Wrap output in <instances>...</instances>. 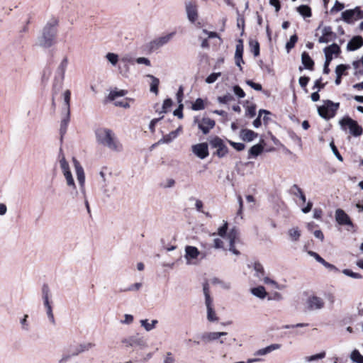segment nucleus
Wrapping results in <instances>:
<instances>
[{
    "instance_id": "nucleus-60",
    "label": "nucleus",
    "mask_w": 363,
    "mask_h": 363,
    "mask_svg": "<svg viewBox=\"0 0 363 363\" xmlns=\"http://www.w3.org/2000/svg\"><path fill=\"white\" fill-rule=\"evenodd\" d=\"M183 108H184V105L182 103H180V104H179L178 108L174 111V113H173L174 115L175 116H177L180 119L183 118V117H184Z\"/></svg>"
},
{
    "instance_id": "nucleus-57",
    "label": "nucleus",
    "mask_w": 363,
    "mask_h": 363,
    "mask_svg": "<svg viewBox=\"0 0 363 363\" xmlns=\"http://www.w3.org/2000/svg\"><path fill=\"white\" fill-rule=\"evenodd\" d=\"M354 11V20H359L363 18V11L361 10L360 7L356 6L353 9Z\"/></svg>"
},
{
    "instance_id": "nucleus-44",
    "label": "nucleus",
    "mask_w": 363,
    "mask_h": 363,
    "mask_svg": "<svg viewBox=\"0 0 363 363\" xmlns=\"http://www.w3.org/2000/svg\"><path fill=\"white\" fill-rule=\"evenodd\" d=\"M43 300H50V290L48 284H43L41 289Z\"/></svg>"
},
{
    "instance_id": "nucleus-1",
    "label": "nucleus",
    "mask_w": 363,
    "mask_h": 363,
    "mask_svg": "<svg viewBox=\"0 0 363 363\" xmlns=\"http://www.w3.org/2000/svg\"><path fill=\"white\" fill-rule=\"evenodd\" d=\"M58 25L59 20L56 17H52L48 21L37 38L38 46L43 48H50L55 43Z\"/></svg>"
},
{
    "instance_id": "nucleus-3",
    "label": "nucleus",
    "mask_w": 363,
    "mask_h": 363,
    "mask_svg": "<svg viewBox=\"0 0 363 363\" xmlns=\"http://www.w3.org/2000/svg\"><path fill=\"white\" fill-rule=\"evenodd\" d=\"M339 125L342 131L346 132L348 129L350 134L354 137H359L363 134L362 127L358 124L357 121L348 116H345L341 118L339 121Z\"/></svg>"
},
{
    "instance_id": "nucleus-16",
    "label": "nucleus",
    "mask_w": 363,
    "mask_h": 363,
    "mask_svg": "<svg viewBox=\"0 0 363 363\" xmlns=\"http://www.w3.org/2000/svg\"><path fill=\"white\" fill-rule=\"evenodd\" d=\"M336 34L332 30L330 26H325L322 30V35L318 39L319 43H328L331 40H335Z\"/></svg>"
},
{
    "instance_id": "nucleus-13",
    "label": "nucleus",
    "mask_w": 363,
    "mask_h": 363,
    "mask_svg": "<svg viewBox=\"0 0 363 363\" xmlns=\"http://www.w3.org/2000/svg\"><path fill=\"white\" fill-rule=\"evenodd\" d=\"M193 153L199 158L203 160L209 155L207 143H201L191 146Z\"/></svg>"
},
{
    "instance_id": "nucleus-63",
    "label": "nucleus",
    "mask_w": 363,
    "mask_h": 363,
    "mask_svg": "<svg viewBox=\"0 0 363 363\" xmlns=\"http://www.w3.org/2000/svg\"><path fill=\"white\" fill-rule=\"evenodd\" d=\"M227 230H228V223L225 222L224 224L218 228V234L220 237L224 238L226 236Z\"/></svg>"
},
{
    "instance_id": "nucleus-23",
    "label": "nucleus",
    "mask_w": 363,
    "mask_h": 363,
    "mask_svg": "<svg viewBox=\"0 0 363 363\" xmlns=\"http://www.w3.org/2000/svg\"><path fill=\"white\" fill-rule=\"evenodd\" d=\"M264 150V146L259 143L253 145L248 151V158L257 157Z\"/></svg>"
},
{
    "instance_id": "nucleus-64",
    "label": "nucleus",
    "mask_w": 363,
    "mask_h": 363,
    "mask_svg": "<svg viewBox=\"0 0 363 363\" xmlns=\"http://www.w3.org/2000/svg\"><path fill=\"white\" fill-rule=\"evenodd\" d=\"M162 363H175V359L172 352H168L166 354Z\"/></svg>"
},
{
    "instance_id": "nucleus-5",
    "label": "nucleus",
    "mask_w": 363,
    "mask_h": 363,
    "mask_svg": "<svg viewBox=\"0 0 363 363\" xmlns=\"http://www.w3.org/2000/svg\"><path fill=\"white\" fill-rule=\"evenodd\" d=\"M339 107L340 103H335L331 100H325L323 101L322 106L318 107V113L321 118L329 120L335 116Z\"/></svg>"
},
{
    "instance_id": "nucleus-15",
    "label": "nucleus",
    "mask_w": 363,
    "mask_h": 363,
    "mask_svg": "<svg viewBox=\"0 0 363 363\" xmlns=\"http://www.w3.org/2000/svg\"><path fill=\"white\" fill-rule=\"evenodd\" d=\"M307 307L310 311L320 310L325 306L323 298L317 296H311L307 299Z\"/></svg>"
},
{
    "instance_id": "nucleus-36",
    "label": "nucleus",
    "mask_w": 363,
    "mask_h": 363,
    "mask_svg": "<svg viewBox=\"0 0 363 363\" xmlns=\"http://www.w3.org/2000/svg\"><path fill=\"white\" fill-rule=\"evenodd\" d=\"M206 309H207V320L209 322L218 321V317L217 316V315L216 313L213 306L206 308Z\"/></svg>"
},
{
    "instance_id": "nucleus-24",
    "label": "nucleus",
    "mask_w": 363,
    "mask_h": 363,
    "mask_svg": "<svg viewBox=\"0 0 363 363\" xmlns=\"http://www.w3.org/2000/svg\"><path fill=\"white\" fill-rule=\"evenodd\" d=\"M68 65V60L67 57H65L62 62H60L59 67L57 69V75L60 78V81L62 82L65 77V73Z\"/></svg>"
},
{
    "instance_id": "nucleus-46",
    "label": "nucleus",
    "mask_w": 363,
    "mask_h": 363,
    "mask_svg": "<svg viewBox=\"0 0 363 363\" xmlns=\"http://www.w3.org/2000/svg\"><path fill=\"white\" fill-rule=\"evenodd\" d=\"M342 273L345 275L348 276L350 277H352L353 279H362V276L360 274L357 273V272H354L351 269H343L342 270Z\"/></svg>"
},
{
    "instance_id": "nucleus-29",
    "label": "nucleus",
    "mask_w": 363,
    "mask_h": 363,
    "mask_svg": "<svg viewBox=\"0 0 363 363\" xmlns=\"http://www.w3.org/2000/svg\"><path fill=\"white\" fill-rule=\"evenodd\" d=\"M251 293L259 298H264L267 296L265 288L262 286H259L251 289Z\"/></svg>"
},
{
    "instance_id": "nucleus-6",
    "label": "nucleus",
    "mask_w": 363,
    "mask_h": 363,
    "mask_svg": "<svg viewBox=\"0 0 363 363\" xmlns=\"http://www.w3.org/2000/svg\"><path fill=\"white\" fill-rule=\"evenodd\" d=\"M73 163L74 165L75 171H76V175L77 181L79 184L80 190L82 194L84 195V197L86 198V191H85V174L84 172V169L80 164L79 162L76 160L75 158H73ZM84 203L87 210V212L90 213V207L89 202L86 199L84 200Z\"/></svg>"
},
{
    "instance_id": "nucleus-47",
    "label": "nucleus",
    "mask_w": 363,
    "mask_h": 363,
    "mask_svg": "<svg viewBox=\"0 0 363 363\" xmlns=\"http://www.w3.org/2000/svg\"><path fill=\"white\" fill-rule=\"evenodd\" d=\"M289 235L291 239L294 241H296L299 239L301 236L300 231L297 228H291L289 230Z\"/></svg>"
},
{
    "instance_id": "nucleus-50",
    "label": "nucleus",
    "mask_w": 363,
    "mask_h": 363,
    "mask_svg": "<svg viewBox=\"0 0 363 363\" xmlns=\"http://www.w3.org/2000/svg\"><path fill=\"white\" fill-rule=\"evenodd\" d=\"M77 346H78V349L79 350V352H81L82 353V352H84L88 351L90 349H91L94 346V344H93L91 342H84V343L79 344Z\"/></svg>"
},
{
    "instance_id": "nucleus-45",
    "label": "nucleus",
    "mask_w": 363,
    "mask_h": 363,
    "mask_svg": "<svg viewBox=\"0 0 363 363\" xmlns=\"http://www.w3.org/2000/svg\"><path fill=\"white\" fill-rule=\"evenodd\" d=\"M325 352H321L318 354H313V355H311V356H308V357H305V360L306 362H313V361H316V360H318V359H323L325 357Z\"/></svg>"
},
{
    "instance_id": "nucleus-39",
    "label": "nucleus",
    "mask_w": 363,
    "mask_h": 363,
    "mask_svg": "<svg viewBox=\"0 0 363 363\" xmlns=\"http://www.w3.org/2000/svg\"><path fill=\"white\" fill-rule=\"evenodd\" d=\"M106 58L113 66H116L118 62L120 61L118 55L113 52H108Z\"/></svg>"
},
{
    "instance_id": "nucleus-33",
    "label": "nucleus",
    "mask_w": 363,
    "mask_h": 363,
    "mask_svg": "<svg viewBox=\"0 0 363 363\" xmlns=\"http://www.w3.org/2000/svg\"><path fill=\"white\" fill-rule=\"evenodd\" d=\"M147 77H149L151 79L152 82L150 84V91L152 93H155V94H158V86L160 84V80L156 77L152 75V74H147Z\"/></svg>"
},
{
    "instance_id": "nucleus-59",
    "label": "nucleus",
    "mask_w": 363,
    "mask_h": 363,
    "mask_svg": "<svg viewBox=\"0 0 363 363\" xmlns=\"http://www.w3.org/2000/svg\"><path fill=\"white\" fill-rule=\"evenodd\" d=\"M237 26L239 28H241V35L244 33V28H245V19L244 17L238 14V17L237 19Z\"/></svg>"
},
{
    "instance_id": "nucleus-28",
    "label": "nucleus",
    "mask_w": 363,
    "mask_h": 363,
    "mask_svg": "<svg viewBox=\"0 0 363 363\" xmlns=\"http://www.w3.org/2000/svg\"><path fill=\"white\" fill-rule=\"evenodd\" d=\"M290 192L294 196L299 197L303 203L306 201L305 194H303L302 189L298 185L294 184L290 189Z\"/></svg>"
},
{
    "instance_id": "nucleus-40",
    "label": "nucleus",
    "mask_w": 363,
    "mask_h": 363,
    "mask_svg": "<svg viewBox=\"0 0 363 363\" xmlns=\"http://www.w3.org/2000/svg\"><path fill=\"white\" fill-rule=\"evenodd\" d=\"M191 108L194 111H201L205 108L204 101L202 99L198 98L196 99L194 103L191 106Z\"/></svg>"
},
{
    "instance_id": "nucleus-18",
    "label": "nucleus",
    "mask_w": 363,
    "mask_h": 363,
    "mask_svg": "<svg viewBox=\"0 0 363 363\" xmlns=\"http://www.w3.org/2000/svg\"><path fill=\"white\" fill-rule=\"evenodd\" d=\"M243 51H244L243 40L242 39H239V40H238L237 45H236V49H235V65L240 67V70L242 69V68L241 67V63H244V60L242 59Z\"/></svg>"
},
{
    "instance_id": "nucleus-27",
    "label": "nucleus",
    "mask_w": 363,
    "mask_h": 363,
    "mask_svg": "<svg viewBox=\"0 0 363 363\" xmlns=\"http://www.w3.org/2000/svg\"><path fill=\"white\" fill-rule=\"evenodd\" d=\"M296 11L303 18H309L312 16L311 9L308 5H301L296 8Z\"/></svg>"
},
{
    "instance_id": "nucleus-58",
    "label": "nucleus",
    "mask_w": 363,
    "mask_h": 363,
    "mask_svg": "<svg viewBox=\"0 0 363 363\" xmlns=\"http://www.w3.org/2000/svg\"><path fill=\"white\" fill-rule=\"evenodd\" d=\"M246 116H248L250 118H253L256 115V106L252 105L247 108L246 112H245Z\"/></svg>"
},
{
    "instance_id": "nucleus-41",
    "label": "nucleus",
    "mask_w": 363,
    "mask_h": 363,
    "mask_svg": "<svg viewBox=\"0 0 363 363\" xmlns=\"http://www.w3.org/2000/svg\"><path fill=\"white\" fill-rule=\"evenodd\" d=\"M297 41H298V36L296 34L292 35L290 37L289 40L286 44V50L287 52H289L290 50L293 48H294Z\"/></svg>"
},
{
    "instance_id": "nucleus-48",
    "label": "nucleus",
    "mask_w": 363,
    "mask_h": 363,
    "mask_svg": "<svg viewBox=\"0 0 363 363\" xmlns=\"http://www.w3.org/2000/svg\"><path fill=\"white\" fill-rule=\"evenodd\" d=\"M239 231L236 228H232L228 234L229 241H235L238 239Z\"/></svg>"
},
{
    "instance_id": "nucleus-25",
    "label": "nucleus",
    "mask_w": 363,
    "mask_h": 363,
    "mask_svg": "<svg viewBox=\"0 0 363 363\" xmlns=\"http://www.w3.org/2000/svg\"><path fill=\"white\" fill-rule=\"evenodd\" d=\"M58 158H59L60 166L62 171V173H65L66 172H69L70 169H69V164L65 159V157L62 152V149L60 150Z\"/></svg>"
},
{
    "instance_id": "nucleus-22",
    "label": "nucleus",
    "mask_w": 363,
    "mask_h": 363,
    "mask_svg": "<svg viewBox=\"0 0 363 363\" xmlns=\"http://www.w3.org/2000/svg\"><path fill=\"white\" fill-rule=\"evenodd\" d=\"M257 136V133L250 129H242L240 133V138L245 142H251Z\"/></svg>"
},
{
    "instance_id": "nucleus-32",
    "label": "nucleus",
    "mask_w": 363,
    "mask_h": 363,
    "mask_svg": "<svg viewBox=\"0 0 363 363\" xmlns=\"http://www.w3.org/2000/svg\"><path fill=\"white\" fill-rule=\"evenodd\" d=\"M249 46L250 51L253 53L255 57H257L259 55L260 48L259 43L257 40L250 39L249 40Z\"/></svg>"
},
{
    "instance_id": "nucleus-42",
    "label": "nucleus",
    "mask_w": 363,
    "mask_h": 363,
    "mask_svg": "<svg viewBox=\"0 0 363 363\" xmlns=\"http://www.w3.org/2000/svg\"><path fill=\"white\" fill-rule=\"evenodd\" d=\"M177 138L176 131H172L170 133L163 136L162 139L159 140V143H169L172 142L174 138Z\"/></svg>"
},
{
    "instance_id": "nucleus-55",
    "label": "nucleus",
    "mask_w": 363,
    "mask_h": 363,
    "mask_svg": "<svg viewBox=\"0 0 363 363\" xmlns=\"http://www.w3.org/2000/svg\"><path fill=\"white\" fill-rule=\"evenodd\" d=\"M160 186L164 189L172 188L175 185V180L172 178L167 179L165 182H162Z\"/></svg>"
},
{
    "instance_id": "nucleus-12",
    "label": "nucleus",
    "mask_w": 363,
    "mask_h": 363,
    "mask_svg": "<svg viewBox=\"0 0 363 363\" xmlns=\"http://www.w3.org/2000/svg\"><path fill=\"white\" fill-rule=\"evenodd\" d=\"M185 11L189 22L195 23L199 17L198 6L196 4L191 1L186 2Z\"/></svg>"
},
{
    "instance_id": "nucleus-19",
    "label": "nucleus",
    "mask_w": 363,
    "mask_h": 363,
    "mask_svg": "<svg viewBox=\"0 0 363 363\" xmlns=\"http://www.w3.org/2000/svg\"><path fill=\"white\" fill-rule=\"evenodd\" d=\"M227 334L226 332H206L201 334V339L202 341L207 343L218 340L220 337Z\"/></svg>"
},
{
    "instance_id": "nucleus-9",
    "label": "nucleus",
    "mask_w": 363,
    "mask_h": 363,
    "mask_svg": "<svg viewBox=\"0 0 363 363\" xmlns=\"http://www.w3.org/2000/svg\"><path fill=\"white\" fill-rule=\"evenodd\" d=\"M135 59L131 53H125L121 55L118 69L120 73L127 77L130 69V65H134Z\"/></svg>"
},
{
    "instance_id": "nucleus-34",
    "label": "nucleus",
    "mask_w": 363,
    "mask_h": 363,
    "mask_svg": "<svg viewBox=\"0 0 363 363\" xmlns=\"http://www.w3.org/2000/svg\"><path fill=\"white\" fill-rule=\"evenodd\" d=\"M324 52H327V54H330L331 56L333 55H338L340 52V46L336 43H333L332 45L325 47L323 50Z\"/></svg>"
},
{
    "instance_id": "nucleus-53",
    "label": "nucleus",
    "mask_w": 363,
    "mask_h": 363,
    "mask_svg": "<svg viewBox=\"0 0 363 363\" xmlns=\"http://www.w3.org/2000/svg\"><path fill=\"white\" fill-rule=\"evenodd\" d=\"M141 286H142L141 283H135L134 284L129 286L127 288L121 289L119 290V291L120 292H125V291H138L140 289Z\"/></svg>"
},
{
    "instance_id": "nucleus-21",
    "label": "nucleus",
    "mask_w": 363,
    "mask_h": 363,
    "mask_svg": "<svg viewBox=\"0 0 363 363\" xmlns=\"http://www.w3.org/2000/svg\"><path fill=\"white\" fill-rule=\"evenodd\" d=\"M363 45V38L360 35L354 36L347 43V49L349 51H354Z\"/></svg>"
},
{
    "instance_id": "nucleus-54",
    "label": "nucleus",
    "mask_w": 363,
    "mask_h": 363,
    "mask_svg": "<svg viewBox=\"0 0 363 363\" xmlns=\"http://www.w3.org/2000/svg\"><path fill=\"white\" fill-rule=\"evenodd\" d=\"M220 75H221L220 72L212 73L206 77V82L207 84H212V83L215 82Z\"/></svg>"
},
{
    "instance_id": "nucleus-35",
    "label": "nucleus",
    "mask_w": 363,
    "mask_h": 363,
    "mask_svg": "<svg viewBox=\"0 0 363 363\" xmlns=\"http://www.w3.org/2000/svg\"><path fill=\"white\" fill-rule=\"evenodd\" d=\"M158 323L157 320H152L150 323L147 319H144L140 320L141 325L147 330L150 331L154 329L156 325Z\"/></svg>"
},
{
    "instance_id": "nucleus-51",
    "label": "nucleus",
    "mask_w": 363,
    "mask_h": 363,
    "mask_svg": "<svg viewBox=\"0 0 363 363\" xmlns=\"http://www.w3.org/2000/svg\"><path fill=\"white\" fill-rule=\"evenodd\" d=\"M330 147L333 151V153L334 154V155L336 157V158L340 161V162H342L343 161V157H342V155H340V153L339 152L337 147L335 146V143L333 141H332L330 143Z\"/></svg>"
},
{
    "instance_id": "nucleus-20",
    "label": "nucleus",
    "mask_w": 363,
    "mask_h": 363,
    "mask_svg": "<svg viewBox=\"0 0 363 363\" xmlns=\"http://www.w3.org/2000/svg\"><path fill=\"white\" fill-rule=\"evenodd\" d=\"M301 62L303 65V67H299L298 69L300 72H302L303 69H307L309 70H313L314 67V61L311 59L309 54L304 51L301 55Z\"/></svg>"
},
{
    "instance_id": "nucleus-61",
    "label": "nucleus",
    "mask_w": 363,
    "mask_h": 363,
    "mask_svg": "<svg viewBox=\"0 0 363 363\" xmlns=\"http://www.w3.org/2000/svg\"><path fill=\"white\" fill-rule=\"evenodd\" d=\"M345 7L344 4L336 1L333 7L330 9V13L337 12L342 11Z\"/></svg>"
},
{
    "instance_id": "nucleus-10",
    "label": "nucleus",
    "mask_w": 363,
    "mask_h": 363,
    "mask_svg": "<svg viewBox=\"0 0 363 363\" xmlns=\"http://www.w3.org/2000/svg\"><path fill=\"white\" fill-rule=\"evenodd\" d=\"M122 342L125 344V347H138L140 349L147 347L146 340L139 334L124 338Z\"/></svg>"
},
{
    "instance_id": "nucleus-17",
    "label": "nucleus",
    "mask_w": 363,
    "mask_h": 363,
    "mask_svg": "<svg viewBox=\"0 0 363 363\" xmlns=\"http://www.w3.org/2000/svg\"><path fill=\"white\" fill-rule=\"evenodd\" d=\"M335 219L340 225H353L350 218L342 209L338 208L336 210Z\"/></svg>"
},
{
    "instance_id": "nucleus-37",
    "label": "nucleus",
    "mask_w": 363,
    "mask_h": 363,
    "mask_svg": "<svg viewBox=\"0 0 363 363\" xmlns=\"http://www.w3.org/2000/svg\"><path fill=\"white\" fill-rule=\"evenodd\" d=\"M127 94L125 90H113L108 94V99L110 101H114L117 97L123 96Z\"/></svg>"
},
{
    "instance_id": "nucleus-14",
    "label": "nucleus",
    "mask_w": 363,
    "mask_h": 363,
    "mask_svg": "<svg viewBox=\"0 0 363 363\" xmlns=\"http://www.w3.org/2000/svg\"><path fill=\"white\" fill-rule=\"evenodd\" d=\"M200 255H202V259L206 257L205 254H201L197 247L191 245L186 246L184 257L186 259L187 264H192L191 260L196 259Z\"/></svg>"
},
{
    "instance_id": "nucleus-11",
    "label": "nucleus",
    "mask_w": 363,
    "mask_h": 363,
    "mask_svg": "<svg viewBox=\"0 0 363 363\" xmlns=\"http://www.w3.org/2000/svg\"><path fill=\"white\" fill-rule=\"evenodd\" d=\"M175 32H172L168 33L164 36L158 37L153 40L150 41L149 43V48L150 50H156L164 46L167 44L172 38L174 36Z\"/></svg>"
},
{
    "instance_id": "nucleus-26",
    "label": "nucleus",
    "mask_w": 363,
    "mask_h": 363,
    "mask_svg": "<svg viewBox=\"0 0 363 363\" xmlns=\"http://www.w3.org/2000/svg\"><path fill=\"white\" fill-rule=\"evenodd\" d=\"M280 347H281V345L279 344L270 345L266 347L265 348H262V349L257 350L255 352V355H259V356L265 355V354L272 352L273 350L279 349Z\"/></svg>"
},
{
    "instance_id": "nucleus-7",
    "label": "nucleus",
    "mask_w": 363,
    "mask_h": 363,
    "mask_svg": "<svg viewBox=\"0 0 363 363\" xmlns=\"http://www.w3.org/2000/svg\"><path fill=\"white\" fill-rule=\"evenodd\" d=\"M208 143L211 148L217 149L213 153L219 158H223L228 153V148L223 139L218 136H212L208 138Z\"/></svg>"
},
{
    "instance_id": "nucleus-2",
    "label": "nucleus",
    "mask_w": 363,
    "mask_h": 363,
    "mask_svg": "<svg viewBox=\"0 0 363 363\" xmlns=\"http://www.w3.org/2000/svg\"><path fill=\"white\" fill-rule=\"evenodd\" d=\"M96 140L99 145L114 152H121L123 145L118 141L116 134L109 128H100L95 130Z\"/></svg>"
},
{
    "instance_id": "nucleus-52",
    "label": "nucleus",
    "mask_w": 363,
    "mask_h": 363,
    "mask_svg": "<svg viewBox=\"0 0 363 363\" xmlns=\"http://www.w3.org/2000/svg\"><path fill=\"white\" fill-rule=\"evenodd\" d=\"M172 100L169 98L166 99L162 104V111H160V113H167V110L172 106Z\"/></svg>"
},
{
    "instance_id": "nucleus-8",
    "label": "nucleus",
    "mask_w": 363,
    "mask_h": 363,
    "mask_svg": "<svg viewBox=\"0 0 363 363\" xmlns=\"http://www.w3.org/2000/svg\"><path fill=\"white\" fill-rule=\"evenodd\" d=\"M194 124L197 125L199 129L203 135H207L215 127L216 122L208 117L203 116L200 119L199 116H195L194 118Z\"/></svg>"
},
{
    "instance_id": "nucleus-4",
    "label": "nucleus",
    "mask_w": 363,
    "mask_h": 363,
    "mask_svg": "<svg viewBox=\"0 0 363 363\" xmlns=\"http://www.w3.org/2000/svg\"><path fill=\"white\" fill-rule=\"evenodd\" d=\"M70 98H71V91L69 90H66L64 92V106L62 107V114L64 115L63 118L61 121L60 123V134L61 136L65 134L67 128L68 123L70 119Z\"/></svg>"
},
{
    "instance_id": "nucleus-30",
    "label": "nucleus",
    "mask_w": 363,
    "mask_h": 363,
    "mask_svg": "<svg viewBox=\"0 0 363 363\" xmlns=\"http://www.w3.org/2000/svg\"><path fill=\"white\" fill-rule=\"evenodd\" d=\"M342 19L347 23H352L354 21L353 9H347L342 12Z\"/></svg>"
},
{
    "instance_id": "nucleus-49",
    "label": "nucleus",
    "mask_w": 363,
    "mask_h": 363,
    "mask_svg": "<svg viewBox=\"0 0 363 363\" xmlns=\"http://www.w3.org/2000/svg\"><path fill=\"white\" fill-rule=\"evenodd\" d=\"M349 68V65H339L335 68V74L337 76H342L345 74V71Z\"/></svg>"
},
{
    "instance_id": "nucleus-43",
    "label": "nucleus",
    "mask_w": 363,
    "mask_h": 363,
    "mask_svg": "<svg viewBox=\"0 0 363 363\" xmlns=\"http://www.w3.org/2000/svg\"><path fill=\"white\" fill-rule=\"evenodd\" d=\"M63 174L65 177L67 184L69 186H72L74 189H76V185H75L71 171L66 172L65 173H63Z\"/></svg>"
},
{
    "instance_id": "nucleus-38",
    "label": "nucleus",
    "mask_w": 363,
    "mask_h": 363,
    "mask_svg": "<svg viewBox=\"0 0 363 363\" xmlns=\"http://www.w3.org/2000/svg\"><path fill=\"white\" fill-rule=\"evenodd\" d=\"M351 359L356 363H363V355L357 350H354L350 354Z\"/></svg>"
},
{
    "instance_id": "nucleus-31",
    "label": "nucleus",
    "mask_w": 363,
    "mask_h": 363,
    "mask_svg": "<svg viewBox=\"0 0 363 363\" xmlns=\"http://www.w3.org/2000/svg\"><path fill=\"white\" fill-rule=\"evenodd\" d=\"M253 269L255 271V276L262 279L264 276V269L262 264L259 262H255L253 264Z\"/></svg>"
},
{
    "instance_id": "nucleus-62",
    "label": "nucleus",
    "mask_w": 363,
    "mask_h": 363,
    "mask_svg": "<svg viewBox=\"0 0 363 363\" xmlns=\"http://www.w3.org/2000/svg\"><path fill=\"white\" fill-rule=\"evenodd\" d=\"M233 99V96L229 94L223 96L218 97V101L220 104H227L228 101H232Z\"/></svg>"
},
{
    "instance_id": "nucleus-56",
    "label": "nucleus",
    "mask_w": 363,
    "mask_h": 363,
    "mask_svg": "<svg viewBox=\"0 0 363 363\" xmlns=\"http://www.w3.org/2000/svg\"><path fill=\"white\" fill-rule=\"evenodd\" d=\"M229 144L235 148L237 151H242L245 148V145L242 143H235L231 140H228Z\"/></svg>"
}]
</instances>
